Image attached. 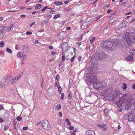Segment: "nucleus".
<instances>
[{"label":"nucleus","instance_id":"obj_20","mask_svg":"<svg viewBox=\"0 0 135 135\" xmlns=\"http://www.w3.org/2000/svg\"><path fill=\"white\" fill-rule=\"evenodd\" d=\"M41 5L40 4L37 5L35 7V9L36 10L40 9L41 7Z\"/></svg>","mask_w":135,"mask_h":135},{"label":"nucleus","instance_id":"obj_28","mask_svg":"<svg viewBox=\"0 0 135 135\" xmlns=\"http://www.w3.org/2000/svg\"><path fill=\"white\" fill-rule=\"evenodd\" d=\"M58 92L59 93L61 94V91L62 90V88L60 86V85H59V87H58Z\"/></svg>","mask_w":135,"mask_h":135},{"label":"nucleus","instance_id":"obj_16","mask_svg":"<svg viewBox=\"0 0 135 135\" xmlns=\"http://www.w3.org/2000/svg\"><path fill=\"white\" fill-rule=\"evenodd\" d=\"M108 111L109 110L105 108L104 109V113L106 116H107L109 115Z\"/></svg>","mask_w":135,"mask_h":135},{"label":"nucleus","instance_id":"obj_54","mask_svg":"<svg viewBox=\"0 0 135 135\" xmlns=\"http://www.w3.org/2000/svg\"><path fill=\"white\" fill-rule=\"evenodd\" d=\"M65 60V56H62V61H64Z\"/></svg>","mask_w":135,"mask_h":135},{"label":"nucleus","instance_id":"obj_25","mask_svg":"<svg viewBox=\"0 0 135 135\" xmlns=\"http://www.w3.org/2000/svg\"><path fill=\"white\" fill-rule=\"evenodd\" d=\"M23 75V73H21L18 76H17V79H18L20 78Z\"/></svg>","mask_w":135,"mask_h":135},{"label":"nucleus","instance_id":"obj_47","mask_svg":"<svg viewBox=\"0 0 135 135\" xmlns=\"http://www.w3.org/2000/svg\"><path fill=\"white\" fill-rule=\"evenodd\" d=\"M97 126L98 127L99 126L102 128H104V126H103V125H101L100 124L99 125H98Z\"/></svg>","mask_w":135,"mask_h":135},{"label":"nucleus","instance_id":"obj_5","mask_svg":"<svg viewBox=\"0 0 135 135\" xmlns=\"http://www.w3.org/2000/svg\"><path fill=\"white\" fill-rule=\"evenodd\" d=\"M133 100L132 99V97H128L126 101V104L125 106V108L126 109L129 110L132 106V104L134 103L132 101Z\"/></svg>","mask_w":135,"mask_h":135},{"label":"nucleus","instance_id":"obj_43","mask_svg":"<svg viewBox=\"0 0 135 135\" xmlns=\"http://www.w3.org/2000/svg\"><path fill=\"white\" fill-rule=\"evenodd\" d=\"M28 128V127L27 126L23 127V129L24 130H26Z\"/></svg>","mask_w":135,"mask_h":135},{"label":"nucleus","instance_id":"obj_29","mask_svg":"<svg viewBox=\"0 0 135 135\" xmlns=\"http://www.w3.org/2000/svg\"><path fill=\"white\" fill-rule=\"evenodd\" d=\"M68 98L69 99H72V98L71 97V92H70L69 93L68 96Z\"/></svg>","mask_w":135,"mask_h":135},{"label":"nucleus","instance_id":"obj_42","mask_svg":"<svg viewBox=\"0 0 135 135\" xmlns=\"http://www.w3.org/2000/svg\"><path fill=\"white\" fill-rule=\"evenodd\" d=\"M69 129L70 130H73L74 129V126H70L69 127Z\"/></svg>","mask_w":135,"mask_h":135},{"label":"nucleus","instance_id":"obj_11","mask_svg":"<svg viewBox=\"0 0 135 135\" xmlns=\"http://www.w3.org/2000/svg\"><path fill=\"white\" fill-rule=\"evenodd\" d=\"M118 99V101H117L115 100L116 101V104L118 108H120L121 106L124 102L122 100H120L119 99Z\"/></svg>","mask_w":135,"mask_h":135},{"label":"nucleus","instance_id":"obj_41","mask_svg":"<svg viewBox=\"0 0 135 135\" xmlns=\"http://www.w3.org/2000/svg\"><path fill=\"white\" fill-rule=\"evenodd\" d=\"M13 25H11L10 26H9V27H8V29L9 31H10L11 28H12V27L13 26Z\"/></svg>","mask_w":135,"mask_h":135},{"label":"nucleus","instance_id":"obj_53","mask_svg":"<svg viewBox=\"0 0 135 135\" xmlns=\"http://www.w3.org/2000/svg\"><path fill=\"white\" fill-rule=\"evenodd\" d=\"M3 121H4L3 119L1 118H0V122L1 123L2 122H3Z\"/></svg>","mask_w":135,"mask_h":135},{"label":"nucleus","instance_id":"obj_19","mask_svg":"<svg viewBox=\"0 0 135 135\" xmlns=\"http://www.w3.org/2000/svg\"><path fill=\"white\" fill-rule=\"evenodd\" d=\"M54 3L57 6L61 5L62 4V2L60 1H55L54 2Z\"/></svg>","mask_w":135,"mask_h":135},{"label":"nucleus","instance_id":"obj_44","mask_svg":"<svg viewBox=\"0 0 135 135\" xmlns=\"http://www.w3.org/2000/svg\"><path fill=\"white\" fill-rule=\"evenodd\" d=\"M64 94L63 93H61V99L62 100H63L64 99Z\"/></svg>","mask_w":135,"mask_h":135},{"label":"nucleus","instance_id":"obj_35","mask_svg":"<svg viewBox=\"0 0 135 135\" xmlns=\"http://www.w3.org/2000/svg\"><path fill=\"white\" fill-rule=\"evenodd\" d=\"M21 52H18L17 54V56L18 58H21Z\"/></svg>","mask_w":135,"mask_h":135},{"label":"nucleus","instance_id":"obj_58","mask_svg":"<svg viewBox=\"0 0 135 135\" xmlns=\"http://www.w3.org/2000/svg\"><path fill=\"white\" fill-rule=\"evenodd\" d=\"M20 17H25L26 16L25 15H21Z\"/></svg>","mask_w":135,"mask_h":135},{"label":"nucleus","instance_id":"obj_3","mask_svg":"<svg viewBox=\"0 0 135 135\" xmlns=\"http://www.w3.org/2000/svg\"><path fill=\"white\" fill-rule=\"evenodd\" d=\"M105 83L104 81H96L93 85V88L94 89L97 90H102L103 88L105 87Z\"/></svg>","mask_w":135,"mask_h":135},{"label":"nucleus","instance_id":"obj_38","mask_svg":"<svg viewBox=\"0 0 135 135\" xmlns=\"http://www.w3.org/2000/svg\"><path fill=\"white\" fill-rule=\"evenodd\" d=\"M75 57V55H74L70 59V61L71 62H73L74 61V59Z\"/></svg>","mask_w":135,"mask_h":135},{"label":"nucleus","instance_id":"obj_23","mask_svg":"<svg viewBox=\"0 0 135 135\" xmlns=\"http://www.w3.org/2000/svg\"><path fill=\"white\" fill-rule=\"evenodd\" d=\"M1 28L0 29V31L1 32V33H3V31L4 29V27L3 26H1L0 27V28Z\"/></svg>","mask_w":135,"mask_h":135},{"label":"nucleus","instance_id":"obj_37","mask_svg":"<svg viewBox=\"0 0 135 135\" xmlns=\"http://www.w3.org/2000/svg\"><path fill=\"white\" fill-rule=\"evenodd\" d=\"M87 70L89 71L90 72L93 71V69L92 68V67H89L88 68Z\"/></svg>","mask_w":135,"mask_h":135},{"label":"nucleus","instance_id":"obj_31","mask_svg":"<svg viewBox=\"0 0 135 135\" xmlns=\"http://www.w3.org/2000/svg\"><path fill=\"white\" fill-rule=\"evenodd\" d=\"M9 128V127L8 125H6L4 126V129L6 131Z\"/></svg>","mask_w":135,"mask_h":135},{"label":"nucleus","instance_id":"obj_12","mask_svg":"<svg viewBox=\"0 0 135 135\" xmlns=\"http://www.w3.org/2000/svg\"><path fill=\"white\" fill-rule=\"evenodd\" d=\"M86 133L87 135H95L94 132L91 130H87Z\"/></svg>","mask_w":135,"mask_h":135},{"label":"nucleus","instance_id":"obj_18","mask_svg":"<svg viewBox=\"0 0 135 135\" xmlns=\"http://www.w3.org/2000/svg\"><path fill=\"white\" fill-rule=\"evenodd\" d=\"M55 109L57 110H60L61 108V106L59 104L55 106Z\"/></svg>","mask_w":135,"mask_h":135},{"label":"nucleus","instance_id":"obj_64","mask_svg":"<svg viewBox=\"0 0 135 135\" xmlns=\"http://www.w3.org/2000/svg\"><path fill=\"white\" fill-rule=\"evenodd\" d=\"M38 40H36L35 41V43L36 44H37L38 43Z\"/></svg>","mask_w":135,"mask_h":135},{"label":"nucleus","instance_id":"obj_9","mask_svg":"<svg viewBox=\"0 0 135 135\" xmlns=\"http://www.w3.org/2000/svg\"><path fill=\"white\" fill-rule=\"evenodd\" d=\"M97 78V77L96 75H93L91 76L90 77V83L94 84L96 82V81H97L96 80Z\"/></svg>","mask_w":135,"mask_h":135},{"label":"nucleus","instance_id":"obj_61","mask_svg":"<svg viewBox=\"0 0 135 135\" xmlns=\"http://www.w3.org/2000/svg\"><path fill=\"white\" fill-rule=\"evenodd\" d=\"M66 30H69L70 29V27H68L66 28Z\"/></svg>","mask_w":135,"mask_h":135},{"label":"nucleus","instance_id":"obj_7","mask_svg":"<svg viewBox=\"0 0 135 135\" xmlns=\"http://www.w3.org/2000/svg\"><path fill=\"white\" fill-rule=\"evenodd\" d=\"M128 121H135V115L134 116L133 114L132 111L130 112L128 114L126 115Z\"/></svg>","mask_w":135,"mask_h":135},{"label":"nucleus","instance_id":"obj_30","mask_svg":"<svg viewBox=\"0 0 135 135\" xmlns=\"http://www.w3.org/2000/svg\"><path fill=\"white\" fill-rule=\"evenodd\" d=\"M22 56V60H24V59L26 58L27 57V56L25 54H23Z\"/></svg>","mask_w":135,"mask_h":135},{"label":"nucleus","instance_id":"obj_27","mask_svg":"<svg viewBox=\"0 0 135 135\" xmlns=\"http://www.w3.org/2000/svg\"><path fill=\"white\" fill-rule=\"evenodd\" d=\"M6 51L8 52L9 53H11L12 52L11 50L8 48H7L6 49Z\"/></svg>","mask_w":135,"mask_h":135},{"label":"nucleus","instance_id":"obj_50","mask_svg":"<svg viewBox=\"0 0 135 135\" xmlns=\"http://www.w3.org/2000/svg\"><path fill=\"white\" fill-rule=\"evenodd\" d=\"M81 59V56H79L78 58V59L79 61H80Z\"/></svg>","mask_w":135,"mask_h":135},{"label":"nucleus","instance_id":"obj_4","mask_svg":"<svg viewBox=\"0 0 135 135\" xmlns=\"http://www.w3.org/2000/svg\"><path fill=\"white\" fill-rule=\"evenodd\" d=\"M41 126L45 130L46 129L47 131L49 130L51 128L49 122L46 120L43 121L42 123Z\"/></svg>","mask_w":135,"mask_h":135},{"label":"nucleus","instance_id":"obj_24","mask_svg":"<svg viewBox=\"0 0 135 135\" xmlns=\"http://www.w3.org/2000/svg\"><path fill=\"white\" fill-rule=\"evenodd\" d=\"M60 79V77L59 75H56L55 77V80L56 81H58Z\"/></svg>","mask_w":135,"mask_h":135},{"label":"nucleus","instance_id":"obj_56","mask_svg":"<svg viewBox=\"0 0 135 135\" xmlns=\"http://www.w3.org/2000/svg\"><path fill=\"white\" fill-rule=\"evenodd\" d=\"M64 52L65 51H64V52H62V56H65V53Z\"/></svg>","mask_w":135,"mask_h":135},{"label":"nucleus","instance_id":"obj_62","mask_svg":"<svg viewBox=\"0 0 135 135\" xmlns=\"http://www.w3.org/2000/svg\"><path fill=\"white\" fill-rule=\"evenodd\" d=\"M111 11H112L111 9H109L107 11V13H110L111 12Z\"/></svg>","mask_w":135,"mask_h":135},{"label":"nucleus","instance_id":"obj_1","mask_svg":"<svg viewBox=\"0 0 135 135\" xmlns=\"http://www.w3.org/2000/svg\"><path fill=\"white\" fill-rule=\"evenodd\" d=\"M120 42L118 39L110 40L103 41L101 46L103 49L106 50H112L117 47Z\"/></svg>","mask_w":135,"mask_h":135},{"label":"nucleus","instance_id":"obj_15","mask_svg":"<svg viewBox=\"0 0 135 135\" xmlns=\"http://www.w3.org/2000/svg\"><path fill=\"white\" fill-rule=\"evenodd\" d=\"M131 5V3H126L125 4L124 6V8L126 9L129 7Z\"/></svg>","mask_w":135,"mask_h":135},{"label":"nucleus","instance_id":"obj_2","mask_svg":"<svg viewBox=\"0 0 135 135\" xmlns=\"http://www.w3.org/2000/svg\"><path fill=\"white\" fill-rule=\"evenodd\" d=\"M132 38L129 35L128 32H126L124 36V37L125 38L126 41L124 42V45L127 48H129L131 46V42L134 43L135 42V38L132 37Z\"/></svg>","mask_w":135,"mask_h":135},{"label":"nucleus","instance_id":"obj_33","mask_svg":"<svg viewBox=\"0 0 135 135\" xmlns=\"http://www.w3.org/2000/svg\"><path fill=\"white\" fill-rule=\"evenodd\" d=\"M101 17V16H98L97 17H96L95 18H94V20L96 21L99 18H100Z\"/></svg>","mask_w":135,"mask_h":135},{"label":"nucleus","instance_id":"obj_17","mask_svg":"<svg viewBox=\"0 0 135 135\" xmlns=\"http://www.w3.org/2000/svg\"><path fill=\"white\" fill-rule=\"evenodd\" d=\"M18 79H17V76H16V77L13 78V80H12V81H11V84H13L14 83L17 81Z\"/></svg>","mask_w":135,"mask_h":135},{"label":"nucleus","instance_id":"obj_59","mask_svg":"<svg viewBox=\"0 0 135 135\" xmlns=\"http://www.w3.org/2000/svg\"><path fill=\"white\" fill-rule=\"evenodd\" d=\"M42 123H41V121H40L37 123L36 124V125H38L40 124L41 123L42 124Z\"/></svg>","mask_w":135,"mask_h":135},{"label":"nucleus","instance_id":"obj_45","mask_svg":"<svg viewBox=\"0 0 135 135\" xmlns=\"http://www.w3.org/2000/svg\"><path fill=\"white\" fill-rule=\"evenodd\" d=\"M26 33L27 35H30L32 33V32L31 31H27Z\"/></svg>","mask_w":135,"mask_h":135},{"label":"nucleus","instance_id":"obj_63","mask_svg":"<svg viewBox=\"0 0 135 135\" xmlns=\"http://www.w3.org/2000/svg\"><path fill=\"white\" fill-rule=\"evenodd\" d=\"M18 45H16L15 46V49L16 50H17L18 49Z\"/></svg>","mask_w":135,"mask_h":135},{"label":"nucleus","instance_id":"obj_51","mask_svg":"<svg viewBox=\"0 0 135 135\" xmlns=\"http://www.w3.org/2000/svg\"><path fill=\"white\" fill-rule=\"evenodd\" d=\"M76 44L78 46H80L81 44V42H78L76 43Z\"/></svg>","mask_w":135,"mask_h":135},{"label":"nucleus","instance_id":"obj_60","mask_svg":"<svg viewBox=\"0 0 135 135\" xmlns=\"http://www.w3.org/2000/svg\"><path fill=\"white\" fill-rule=\"evenodd\" d=\"M132 88L133 89H135V83L133 85Z\"/></svg>","mask_w":135,"mask_h":135},{"label":"nucleus","instance_id":"obj_48","mask_svg":"<svg viewBox=\"0 0 135 135\" xmlns=\"http://www.w3.org/2000/svg\"><path fill=\"white\" fill-rule=\"evenodd\" d=\"M73 49L74 52V55H75V52L76 51V48H73Z\"/></svg>","mask_w":135,"mask_h":135},{"label":"nucleus","instance_id":"obj_26","mask_svg":"<svg viewBox=\"0 0 135 135\" xmlns=\"http://www.w3.org/2000/svg\"><path fill=\"white\" fill-rule=\"evenodd\" d=\"M95 39V38L94 37H93L91 38L90 40V42H91V44H93V42H94V41Z\"/></svg>","mask_w":135,"mask_h":135},{"label":"nucleus","instance_id":"obj_46","mask_svg":"<svg viewBox=\"0 0 135 135\" xmlns=\"http://www.w3.org/2000/svg\"><path fill=\"white\" fill-rule=\"evenodd\" d=\"M44 21L45 23H47L49 21V20L47 19V20H45Z\"/></svg>","mask_w":135,"mask_h":135},{"label":"nucleus","instance_id":"obj_32","mask_svg":"<svg viewBox=\"0 0 135 135\" xmlns=\"http://www.w3.org/2000/svg\"><path fill=\"white\" fill-rule=\"evenodd\" d=\"M4 43L3 41H1L0 42V47H2L4 45Z\"/></svg>","mask_w":135,"mask_h":135},{"label":"nucleus","instance_id":"obj_8","mask_svg":"<svg viewBox=\"0 0 135 135\" xmlns=\"http://www.w3.org/2000/svg\"><path fill=\"white\" fill-rule=\"evenodd\" d=\"M61 47L63 51L64 50L65 52L66 53L67 51L69 50L70 48H73V47L69 46L66 43H64L62 44Z\"/></svg>","mask_w":135,"mask_h":135},{"label":"nucleus","instance_id":"obj_39","mask_svg":"<svg viewBox=\"0 0 135 135\" xmlns=\"http://www.w3.org/2000/svg\"><path fill=\"white\" fill-rule=\"evenodd\" d=\"M48 8V7L47 6H45L44 8H43L41 10L42 12L44 11L45 9Z\"/></svg>","mask_w":135,"mask_h":135},{"label":"nucleus","instance_id":"obj_36","mask_svg":"<svg viewBox=\"0 0 135 135\" xmlns=\"http://www.w3.org/2000/svg\"><path fill=\"white\" fill-rule=\"evenodd\" d=\"M16 119L18 121H20L22 119V118L20 117V116H18L17 117Z\"/></svg>","mask_w":135,"mask_h":135},{"label":"nucleus","instance_id":"obj_10","mask_svg":"<svg viewBox=\"0 0 135 135\" xmlns=\"http://www.w3.org/2000/svg\"><path fill=\"white\" fill-rule=\"evenodd\" d=\"M120 95H121V97L119 99L120 100H122L123 101V102H124L126 99L128 97V98L130 97H131V96H129V94L126 93L124 94L123 95L122 94H120ZM119 97H120L119 96Z\"/></svg>","mask_w":135,"mask_h":135},{"label":"nucleus","instance_id":"obj_21","mask_svg":"<svg viewBox=\"0 0 135 135\" xmlns=\"http://www.w3.org/2000/svg\"><path fill=\"white\" fill-rule=\"evenodd\" d=\"M60 16V15L59 14H57L55 15L53 17V18L54 19H56V18H58Z\"/></svg>","mask_w":135,"mask_h":135},{"label":"nucleus","instance_id":"obj_40","mask_svg":"<svg viewBox=\"0 0 135 135\" xmlns=\"http://www.w3.org/2000/svg\"><path fill=\"white\" fill-rule=\"evenodd\" d=\"M59 117H62V113L61 112H59Z\"/></svg>","mask_w":135,"mask_h":135},{"label":"nucleus","instance_id":"obj_52","mask_svg":"<svg viewBox=\"0 0 135 135\" xmlns=\"http://www.w3.org/2000/svg\"><path fill=\"white\" fill-rule=\"evenodd\" d=\"M49 48L50 49H53V47L52 46H50L49 47Z\"/></svg>","mask_w":135,"mask_h":135},{"label":"nucleus","instance_id":"obj_57","mask_svg":"<svg viewBox=\"0 0 135 135\" xmlns=\"http://www.w3.org/2000/svg\"><path fill=\"white\" fill-rule=\"evenodd\" d=\"M17 124V122H14L13 123L14 126H16Z\"/></svg>","mask_w":135,"mask_h":135},{"label":"nucleus","instance_id":"obj_34","mask_svg":"<svg viewBox=\"0 0 135 135\" xmlns=\"http://www.w3.org/2000/svg\"><path fill=\"white\" fill-rule=\"evenodd\" d=\"M123 89H126L127 88L126 84L124 83H123Z\"/></svg>","mask_w":135,"mask_h":135},{"label":"nucleus","instance_id":"obj_55","mask_svg":"<svg viewBox=\"0 0 135 135\" xmlns=\"http://www.w3.org/2000/svg\"><path fill=\"white\" fill-rule=\"evenodd\" d=\"M103 128V130L104 131L107 130V127H104V128Z\"/></svg>","mask_w":135,"mask_h":135},{"label":"nucleus","instance_id":"obj_49","mask_svg":"<svg viewBox=\"0 0 135 135\" xmlns=\"http://www.w3.org/2000/svg\"><path fill=\"white\" fill-rule=\"evenodd\" d=\"M4 109V108L3 106L0 105V110H3Z\"/></svg>","mask_w":135,"mask_h":135},{"label":"nucleus","instance_id":"obj_22","mask_svg":"<svg viewBox=\"0 0 135 135\" xmlns=\"http://www.w3.org/2000/svg\"><path fill=\"white\" fill-rule=\"evenodd\" d=\"M94 48V44H91V45H90L89 46V50H92Z\"/></svg>","mask_w":135,"mask_h":135},{"label":"nucleus","instance_id":"obj_14","mask_svg":"<svg viewBox=\"0 0 135 135\" xmlns=\"http://www.w3.org/2000/svg\"><path fill=\"white\" fill-rule=\"evenodd\" d=\"M88 25L87 24V23L85 22L83 23L81 27V28H83L84 29L87 28L88 27Z\"/></svg>","mask_w":135,"mask_h":135},{"label":"nucleus","instance_id":"obj_13","mask_svg":"<svg viewBox=\"0 0 135 135\" xmlns=\"http://www.w3.org/2000/svg\"><path fill=\"white\" fill-rule=\"evenodd\" d=\"M133 59V57L132 56L130 55L128 56L127 57L125 58V60L128 61H132Z\"/></svg>","mask_w":135,"mask_h":135},{"label":"nucleus","instance_id":"obj_6","mask_svg":"<svg viewBox=\"0 0 135 135\" xmlns=\"http://www.w3.org/2000/svg\"><path fill=\"white\" fill-rule=\"evenodd\" d=\"M12 79V76H11L5 77L2 80V83L4 85H6L10 83Z\"/></svg>","mask_w":135,"mask_h":135}]
</instances>
